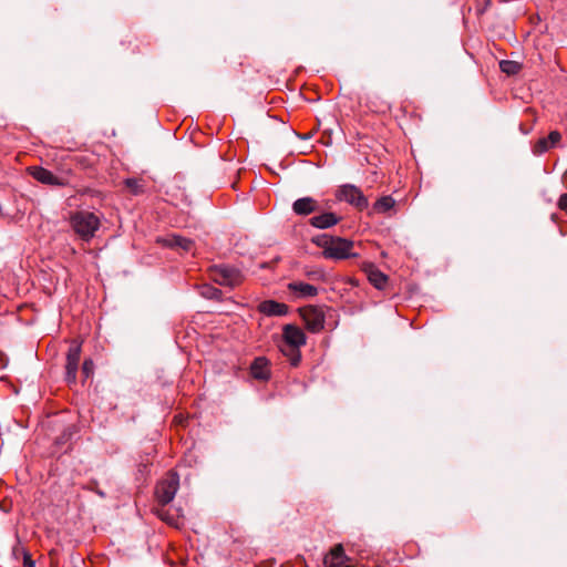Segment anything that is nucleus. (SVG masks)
Segmentation results:
<instances>
[{
  "label": "nucleus",
  "mask_w": 567,
  "mask_h": 567,
  "mask_svg": "<svg viewBox=\"0 0 567 567\" xmlns=\"http://www.w3.org/2000/svg\"><path fill=\"white\" fill-rule=\"evenodd\" d=\"M13 555L16 558H20V557H23L24 555H28L29 551L24 548V546H22L20 543H18L14 547H13Z\"/></svg>",
  "instance_id": "393cba45"
},
{
  "label": "nucleus",
  "mask_w": 567,
  "mask_h": 567,
  "mask_svg": "<svg viewBox=\"0 0 567 567\" xmlns=\"http://www.w3.org/2000/svg\"><path fill=\"white\" fill-rule=\"evenodd\" d=\"M492 0H477V13L483 14L491 6Z\"/></svg>",
  "instance_id": "a878e982"
},
{
  "label": "nucleus",
  "mask_w": 567,
  "mask_h": 567,
  "mask_svg": "<svg viewBox=\"0 0 567 567\" xmlns=\"http://www.w3.org/2000/svg\"><path fill=\"white\" fill-rule=\"evenodd\" d=\"M340 219L341 218L336 214L326 212L320 215L313 216L310 219V224L316 228L326 229L337 225L340 221Z\"/></svg>",
  "instance_id": "4468645a"
},
{
  "label": "nucleus",
  "mask_w": 567,
  "mask_h": 567,
  "mask_svg": "<svg viewBox=\"0 0 567 567\" xmlns=\"http://www.w3.org/2000/svg\"><path fill=\"white\" fill-rule=\"evenodd\" d=\"M30 174L34 179L38 182L45 184V185H52V186H62L64 185V182L62 178L55 176L52 172L43 168V167H31Z\"/></svg>",
  "instance_id": "9b49d317"
},
{
  "label": "nucleus",
  "mask_w": 567,
  "mask_h": 567,
  "mask_svg": "<svg viewBox=\"0 0 567 567\" xmlns=\"http://www.w3.org/2000/svg\"><path fill=\"white\" fill-rule=\"evenodd\" d=\"M93 361L92 360H85L82 365V373L85 378H90L93 373Z\"/></svg>",
  "instance_id": "5701e85b"
},
{
  "label": "nucleus",
  "mask_w": 567,
  "mask_h": 567,
  "mask_svg": "<svg viewBox=\"0 0 567 567\" xmlns=\"http://www.w3.org/2000/svg\"><path fill=\"white\" fill-rule=\"evenodd\" d=\"M288 289L300 298L315 297L318 293V288L316 286L302 281L288 284Z\"/></svg>",
  "instance_id": "dca6fc26"
},
{
  "label": "nucleus",
  "mask_w": 567,
  "mask_h": 567,
  "mask_svg": "<svg viewBox=\"0 0 567 567\" xmlns=\"http://www.w3.org/2000/svg\"><path fill=\"white\" fill-rule=\"evenodd\" d=\"M311 243L319 248H352L353 246V243L348 239L330 236L328 234L313 236Z\"/></svg>",
  "instance_id": "0eeeda50"
},
{
  "label": "nucleus",
  "mask_w": 567,
  "mask_h": 567,
  "mask_svg": "<svg viewBox=\"0 0 567 567\" xmlns=\"http://www.w3.org/2000/svg\"><path fill=\"white\" fill-rule=\"evenodd\" d=\"M361 269L365 272L370 284L377 289H384L388 284V276L380 271L374 264L363 261Z\"/></svg>",
  "instance_id": "1a4fd4ad"
},
{
  "label": "nucleus",
  "mask_w": 567,
  "mask_h": 567,
  "mask_svg": "<svg viewBox=\"0 0 567 567\" xmlns=\"http://www.w3.org/2000/svg\"><path fill=\"white\" fill-rule=\"evenodd\" d=\"M271 377L270 361L266 357H257L250 363V378L268 381Z\"/></svg>",
  "instance_id": "6e6552de"
},
{
  "label": "nucleus",
  "mask_w": 567,
  "mask_h": 567,
  "mask_svg": "<svg viewBox=\"0 0 567 567\" xmlns=\"http://www.w3.org/2000/svg\"><path fill=\"white\" fill-rule=\"evenodd\" d=\"M158 515L162 517V519H165L167 520L169 524H172V520L168 519L166 516H164L163 514L158 513Z\"/></svg>",
  "instance_id": "c85d7f7f"
},
{
  "label": "nucleus",
  "mask_w": 567,
  "mask_h": 567,
  "mask_svg": "<svg viewBox=\"0 0 567 567\" xmlns=\"http://www.w3.org/2000/svg\"><path fill=\"white\" fill-rule=\"evenodd\" d=\"M548 140V143L551 146H555L561 138V135L558 131H551L548 135V137H546Z\"/></svg>",
  "instance_id": "b1692460"
},
{
  "label": "nucleus",
  "mask_w": 567,
  "mask_h": 567,
  "mask_svg": "<svg viewBox=\"0 0 567 567\" xmlns=\"http://www.w3.org/2000/svg\"><path fill=\"white\" fill-rule=\"evenodd\" d=\"M179 487V476L176 472H168L156 485L155 496L157 503L162 506L171 503Z\"/></svg>",
  "instance_id": "7ed1b4c3"
},
{
  "label": "nucleus",
  "mask_w": 567,
  "mask_h": 567,
  "mask_svg": "<svg viewBox=\"0 0 567 567\" xmlns=\"http://www.w3.org/2000/svg\"><path fill=\"white\" fill-rule=\"evenodd\" d=\"M337 197L340 200H344L358 209L363 210L368 207V198L363 195V193L352 184H346L341 186L338 190Z\"/></svg>",
  "instance_id": "20e7f679"
},
{
  "label": "nucleus",
  "mask_w": 567,
  "mask_h": 567,
  "mask_svg": "<svg viewBox=\"0 0 567 567\" xmlns=\"http://www.w3.org/2000/svg\"><path fill=\"white\" fill-rule=\"evenodd\" d=\"M100 225V216L92 212L80 210L71 217V226L83 241H90L95 236Z\"/></svg>",
  "instance_id": "f03ea898"
},
{
  "label": "nucleus",
  "mask_w": 567,
  "mask_h": 567,
  "mask_svg": "<svg viewBox=\"0 0 567 567\" xmlns=\"http://www.w3.org/2000/svg\"><path fill=\"white\" fill-rule=\"evenodd\" d=\"M282 353L288 357L291 365L297 367L301 360L300 347L306 343V334L295 324L282 328Z\"/></svg>",
  "instance_id": "f257e3e1"
},
{
  "label": "nucleus",
  "mask_w": 567,
  "mask_h": 567,
  "mask_svg": "<svg viewBox=\"0 0 567 567\" xmlns=\"http://www.w3.org/2000/svg\"><path fill=\"white\" fill-rule=\"evenodd\" d=\"M549 148H550V145L548 143V140L543 137V138H539L535 143V145H534V153L535 154H543V153L547 152Z\"/></svg>",
  "instance_id": "4be33fe9"
},
{
  "label": "nucleus",
  "mask_w": 567,
  "mask_h": 567,
  "mask_svg": "<svg viewBox=\"0 0 567 567\" xmlns=\"http://www.w3.org/2000/svg\"><path fill=\"white\" fill-rule=\"evenodd\" d=\"M499 68L507 75H515L520 71L522 64L516 61L503 60L499 62Z\"/></svg>",
  "instance_id": "a211bd4d"
},
{
  "label": "nucleus",
  "mask_w": 567,
  "mask_h": 567,
  "mask_svg": "<svg viewBox=\"0 0 567 567\" xmlns=\"http://www.w3.org/2000/svg\"><path fill=\"white\" fill-rule=\"evenodd\" d=\"M258 309L261 313L267 316H285L288 312V306L274 300L262 301Z\"/></svg>",
  "instance_id": "2eb2a0df"
},
{
  "label": "nucleus",
  "mask_w": 567,
  "mask_h": 567,
  "mask_svg": "<svg viewBox=\"0 0 567 567\" xmlns=\"http://www.w3.org/2000/svg\"><path fill=\"white\" fill-rule=\"evenodd\" d=\"M23 559V567H35L34 560H32L30 554L24 555L22 557Z\"/></svg>",
  "instance_id": "cd10ccee"
},
{
  "label": "nucleus",
  "mask_w": 567,
  "mask_h": 567,
  "mask_svg": "<svg viewBox=\"0 0 567 567\" xmlns=\"http://www.w3.org/2000/svg\"><path fill=\"white\" fill-rule=\"evenodd\" d=\"M300 315L302 317V320L306 324V328L317 333L321 331L324 327V315L323 312L318 309L317 307H307L305 309L300 310Z\"/></svg>",
  "instance_id": "423d86ee"
},
{
  "label": "nucleus",
  "mask_w": 567,
  "mask_h": 567,
  "mask_svg": "<svg viewBox=\"0 0 567 567\" xmlns=\"http://www.w3.org/2000/svg\"><path fill=\"white\" fill-rule=\"evenodd\" d=\"M212 279L218 285L235 287L241 281V276L237 269L221 265L212 269Z\"/></svg>",
  "instance_id": "39448f33"
},
{
  "label": "nucleus",
  "mask_w": 567,
  "mask_h": 567,
  "mask_svg": "<svg viewBox=\"0 0 567 567\" xmlns=\"http://www.w3.org/2000/svg\"><path fill=\"white\" fill-rule=\"evenodd\" d=\"M125 186L130 189V192L137 196L145 192V185L142 179L138 178H127L125 179Z\"/></svg>",
  "instance_id": "6ab92c4d"
},
{
  "label": "nucleus",
  "mask_w": 567,
  "mask_h": 567,
  "mask_svg": "<svg viewBox=\"0 0 567 567\" xmlns=\"http://www.w3.org/2000/svg\"><path fill=\"white\" fill-rule=\"evenodd\" d=\"M158 243H161L165 248H188L189 246L195 245V243L187 237H184L178 234H169L161 239H158Z\"/></svg>",
  "instance_id": "ddd939ff"
},
{
  "label": "nucleus",
  "mask_w": 567,
  "mask_h": 567,
  "mask_svg": "<svg viewBox=\"0 0 567 567\" xmlns=\"http://www.w3.org/2000/svg\"><path fill=\"white\" fill-rule=\"evenodd\" d=\"M199 293L202 297L212 300H218L221 296V291L218 288L213 287L210 285H203L199 288Z\"/></svg>",
  "instance_id": "aec40b11"
},
{
  "label": "nucleus",
  "mask_w": 567,
  "mask_h": 567,
  "mask_svg": "<svg viewBox=\"0 0 567 567\" xmlns=\"http://www.w3.org/2000/svg\"><path fill=\"white\" fill-rule=\"evenodd\" d=\"M292 210L297 215L306 216L320 210L318 202L312 197H302L292 204Z\"/></svg>",
  "instance_id": "f8f14e48"
},
{
  "label": "nucleus",
  "mask_w": 567,
  "mask_h": 567,
  "mask_svg": "<svg viewBox=\"0 0 567 567\" xmlns=\"http://www.w3.org/2000/svg\"><path fill=\"white\" fill-rule=\"evenodd\" d=\"M80 346H72L69 349L66 355V380L68 382H74L76 379L78 367L80 362Z\"/></svg>",
  "instance_id": "9d476101"
},
{
  "label": "nucleus",
  "mask_w": 567,
  "mask_h": 567,
  "mask_svg": "<svg viewBox=\"0 0 567 567\" xmlns=\"http://www.w3.org/2000/svg\"><path fill=\"white\" fill-rule=\"evenodd\" d=\"M322 258L333 261L357 258L358 254L352 250H322Z\"/></svg>",
  "instance_id": "f3484780"
},
{
  "label": "nucleus",
  "mask_w": 567,
  "mask_h": 567,
  "mask_svg": "<svg viewBox=\"0 0 567 567\" xmlns=\"http://www.w3.org/2000/svg\"><path fill=\"white\" fill-rule=\"evenodd\" d=\"M558 207L567 213V194L560 195L558 199Z\"/></svg>",
  "instance_id": "bb28decb"
},
{
  "label": "nucleus",
  "mask_w": 567,
  "mask_h": 567,
  "mask_svg": "<svg viewBox=\"0 0 567 567\" xmlns=\"http://www.w3.org/2000/svg\"><path fill=\"white\" fill-rule=\"evenodd\" d=\"M395 200L391 196H383L374 204V209L379 213H385L393 208Z\"/></svg>",
  "instance_id": "412c9836"
}]
</instances>
